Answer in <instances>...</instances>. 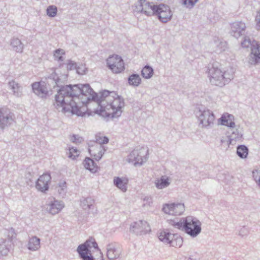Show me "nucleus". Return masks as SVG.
I'll return each mask as SVG.
<instances>
[{"label": "nucleus", "instance_id": "obj_1", "mask_svg": "<svg viewBox=\"0 0 260 260\" xmlns=\"http://www.w3.org/2000/svg\"><path fill=\"white\" fill-rule=\"evenodd\" d=\"M48 84L56 86L57 93L55 95V108L66 112H71L78 116H83L98 114V107H92L98 104V93L93 91L88 84H77L62 85V82L55 72L52 73L47 80Z\"/></svg>", "mask_w": 260, "mask_h": 260}, {"label": "nucleus", "instance_id": "obj_2", "mask_svg": "<svg viewBox=\"0 0 260 260\" xmlns=\"http://www.w3.org/2000/svg\"><path fill=\"white\" fill-rule=\"evenodd\" d=\"M124 107V100L115 91L99 92V115L107 119L119 117Z\"/></svg>", "mask_w": 260, "mask_h": 260}, {"label": "nucleus", "instance_id": "obj_3", "mask_svg": "<svg viewBox=\"0 0 260 260\" xmlns=\"http://www.w3.org/2000/svg\"><path fill=\"white\" fill-rule=\"evenodd\" d=\"M98 249V243L93 237H89L83 243L78 245L77 252L82 260H95L93 252Z\"/></svg>", "mask_w": 260, "mask_h": 260}, {"label": "nucleus", "instance_id": "obj_4", "mask_svg": "<svg viewBox=\"0 0 260 260\" xmlns=\"http://www.w3.org/2000/svg\"><path fill=\"white\" fill-rule=\"evenodd\" d=\"M173 225L178 229L184 230L186 233L193 237L199 234L201 230L200 222L192 217H187L182 221L175 223Z\"/></svg>", "mask_w": 260, "mask_h": 260}, {"label": "nucleus", "instance_id": "obj_5", "mask_svg": "<svg viewBox=\"0 0 260 260\" xmlns=\"http://www.w3.org/2000/svg\"><path fill=\"white\" fill-rule=\"evenodd\" d=\"M108 68L114 74H119L125 70L124 62L122 57L118 55L110 56L106 60Z\"/></svg>", "mask_w": 260, "mask_h": 260}, {"label": "nucleus", "instance_id": "obj_6", "mask_svg": "<svg viewBox=\"0 0 260 260\" xmlns=\"http://www.w3.org/2000/svg\"><path fill=\"white\" fill-rule=\"evenodd\" d=\"M160 241L169 243L172 246L180 247L183 243L182 239L178 235L161 232L159 235Z\"/></svg>", "mask_w": 260, "mask_h": 260}, {"label": "nucleus", "instance_id": "obj_7", "mask_svg": "<svg viewBox=\"0 0 260 260\" xmlns=\"http://www.w3.org/2000/svg\"><path fill=\"white\" fill-rule=\"evenodd\" d=\"M158 5H155L146 0H140L136 6L138 11L147 16L154 15L157 12Z\"/></svg>", "mask_w": 260, "mask_h": 260}, {"label": "nucleus", "instance_id": "obj_8", "mask_svg": "<svg viewBox=\"0 0 260 260\" xmlns=\"http://www.w3.org/2000/svg\"><path fill=\"white\" fill-rule=\"evenodd\" d=\"M51 179V177L49 173H44L36 181V188L41 192H46L49 190Z\"/></svg>", "mask_w": 260, "mask_h": 260}, {"label": "nucleus", "instance_id": "obj_9", "mask_svg": "<svg viewBox=\"0 0 260 260\" xmlns=\"http://www.w3.org/2000/svg\"><path fill=\"white\" fill-rule=\"evenodd\" d=\"M14 114L9 110L5 108L0 109V128L4 129L11 125L13 120Z\"/></svg>", "mask_w": 260, "mask_h": 260}, {"label": "nucleus", "instance_id": "obj_10", "mask_svg": "<svg viewBox=\"0 0 260 260\" xmlns=\"http://www.w3.org/2000/svg\"><path fill=\"white\" fill-rule=\"evenodd\" d=\"M184 209V205L180 203L166 204L163 207V210L166 213L175 215L181 214Z\"/></svg>", "mask_w": 260, "mask_h": 260}, {"label": "nucleus", "instance_id": "obj_11", "mask_svg": "<svg viewBox=\"0 0 260 260\" xmlns=\"http://www.w3.org/2000/svg\"><path fill=\"white\" fill-rule=\"evenodd\" d=\"M155 14L158 16L159 20L163 22H167L172 16L171 11L169 7L165 5H158V9Z\"/></svg>", "mask_w": 260, "mask_h": 260}, {"label": "nucleus", "instance_id": "obj_12", "mask_svg": "<svg viewBox=\"0 0 260 260\" xmlns=\"http://www.w3.org/2000/svg\"><path fill=\"white\" fill-rule=\"evenodd\" d=\"M209 73L211 76V82L217 86H222L224 84V77L222 72L219 69L210 70Z\"/></svg>", "mask_w": 260, "mask_h": 260}, {"label": "nucleus", "instance_id": "obj_13", "mask_svg": "<svg viewBox=\"0 0 260 260\" xmlns=\"http://www.w3.org/2000/svg\"><path fill=\"white\" fill-rule=\"evenodd\" d=\"M34 92L41 98H46L48 95V90L46 85L36 82L31 84Z\"/></svg>", "mask_w": 260, "mask_h": 260}, {"label": "nucleus", "instance_id": "obj_14", "mask_svg": "<svg viewBox=\"0 0 260 260\" xmlns=\"http://www.w3.org/2000/svg\"><path fill=\"white\" fill-rule=\"evenodd\" d=\"M49 207L48 209L49 213L52 215H55L61 211L64 207V204L62 201L54 200L50 202Z\"/></svg>", "mask_w": 260, "mask_h": 260}, {"label": "nucleus", "instance_id": "obj_15", "mask_svg": "<svg viewBox=\"0 0 260 260\" xmlns=\"http://www.w3.org/2000/svg\"><path fill=\"white\" fill-rule=\"evenodd\" d=\"M220 124L230 127H234L235 123L234 122V117L232 115L225 113L222 115L221 118L219 119Z\"/></svg>", "mask_w": 260, "mask_h": 260}, {"label": "nucleus", "instance_id": "obj_16", "mask_svg": "<svg viewBox=\"0 0 260 260\" xmlns=\"http://www.w3.org/2000/svg\"><path fill=\"white\" fill-rule=\"evenodd\" d=\"M83 164L85 168L91 173H95L98 171V166L96 163L89 157H86L83 162Z\"/></svg>", "mask_w": 260, "mask_h": 260}, {"label": "nucleus", "instance_id": "obj_17", "mask_svg": "<svg viewBox=\"0 0 260 260\" xmlns=\"http://www.w3.org/2000/svg\"><path fill=\"white\" fill-rule=\"evenodd\" d=\"M40 247V239L36 236H33L29 239L27 248L29 250L36 251Z\"/></svg>", "mask_w": 260, "mask_h": 260}, {"label": "nucleus", "instance_id": "obj_18", "mask_svg": "<svg viewBox=\"0 0 260 260\" xmlns=\"http://www.w3.org/2000/svg\"><path fill=\"white\" fill-rule=\"evenodd\" d=\"M214 119V116L209 112L204 111L200 117V120L202 124L204 126H208Z\"/></svg>", "mask_w": 260, "mask_h": 260}, {"label": "nucleus", "instance_id": "obj_19", "mask_svg": "<svg viewBox=\"0 0 260 260\" xmlns=\"http://www.w3.org/2000/svg\"><path fill=\"white\" fill-rule=\"evenodd\" d=\"M10 45L12 47L13 50L17 52L21 53L23 49V44L21 41L18 38H13L11 40Z\"/></svg>", "mask_w": 260, "mask_h": 260}, {"label": "nucleus", "instance_id": "obj_20", "mask_svg": "<svg viewBox=\"0 0 260 260\" xmlns=\"http://www.w3.org/2000/svg\"><path fill=\"white\" fill-rule=\"evenodd\" d=\"M170 184V179L168 177L162 176L155 181L156 187L158 189H162L168 186Z\"/></svg>", "mask_w": 260, "mask_h": 260}, {"label": "nucleus", "instance_id": "obj_21", "mask_svg": "<svg viewBox=\"0 0 260 260\" xmlns=\"http://www.w3.org/2000/svg\"><path fill=\"white\" fill-rule=\"evenodd\" d=\"M115 185L120 189L123 191H125L126 190V184L128 182V180L126 178H120L116 177L114 179Z\"/></svg>", "mask_w": 260, "mask_h": 260}, {"label": "nucleus", "instance_id": "obj_22", "mask_svg": "<svg viewBox=\"0 0 260 260\" xmlns=\"http://www.w3.org/2000/svg\"><path fill=\"white\" fill-rule=\"evenodd\" d=\"M9 87L12 90L14 95L16 96H20L22 94V87L19 86L18 83L14 80H12L9 82Z\"/></svg>", "mask_w": 260, "mask_h": 260}, {"label": "nucleus", "instance_id": "obj_23", "mask_svg": "<svg viewBox=\"0 0 260 260\" xmlns=\"http://www.w3.org/2000/svg\"><path fill=\"white\" fill-rule=\"evenodd\" d=\"M141 78L138 75L133 74L129 76L128 83L133 86H138L141 83Z\"/></svg>", "mask_w": 260, "mask_h": 260}, {"label": "nucleus", "instance_id": "obj_24", "mask_svg": "<svg viewBox=\"0 0 260 260\" xmlns=\"http://www.w3.org/2000/svg\"><path fill=\"white\" fill-rule=\"evenodd\" d=\"M237 153L240 157L246 158L248 155V150L246 147L241 145L237 148Z\"/></svg>", "mask_w": 260, "mask_h": 260}, {"label": "nucleus", "instance_id": "obj_25", "mask_svg": "<svg viewBox=\"0 0 260 260\" xmlns=\"http://www.w3.org/2000/svg\"><path fill=\"white\" fill-rule=\"evenodd\" d=\"M57 13V8L54 5L49 6L46 9V14L50 17H54Z\"/></svg>", "mask_w": 260, "mask_h": 260}, {"label": "nucleus", "instance_id": "obj_26", "mask_svg": "<svg viewBox=\"0 0 260 260\" xmlns=\"http://www.w3.org/2000/svg\"><path fill=\"white\" fill-rule=\"evenodd\" d=\"M252 53L253 54L255 61L260 62V44H256L252 49Z\"/></svg>", "mask_w": 260, "mask_h": 260}, {"label": "nucleus", "instance_id": "obj_27", "mask_svg": "<svg viewBox=\"0 0 260 260\" xmlns=\"http://www.w3.org/2000/svg\"><path fill=\"white\" fill-rule=\"evenodd\" d=\"M153 74V69L149 66H145L142 70V75L145 78H150Z\"/></svg>", "mask_w": 260, "mask_h": 260}, {"label": "nucleus", "instance_id": "obj_28", "mask_svg": "<svg viewBox=\"0 0 260 260\" xmlns=\"http://www.w3.org/2000/svg\"><path fill=\"white\" fill-rule=\"evenodd\" d=\"M93 202V201L90 198H87L81 202V206L84 209H90Z\"/></svg>", "mask_w": 260, "mask_h": 260}, {"label": "nucleus", "instance_id": "obj_29", "mask_svg": "<svg viewBox=\"0 0 260 260\" xmlns=\"http://www.w3.org/2000/svg\"><path fill=\"white\" fill-rule=\"evenodd\" d=\"M65 54V52L63 49H57L54 51V56L56 60L62 61L64 59L63 55Z\"/></svg>", "mask_w": 260, "mask_h": 260}, {"label": "nucleus", "instance_id": "obj_30", "mask_svg": "<svg viewBox=\"0 0 260 260\" xmlns=\"http://www.w3.org/2000/svg\"><path fill=\"white\" fill-rule=\"evenodd\" d=\"M69 152L68 157L72 159H74L76 157L79 155V151L76 147H69Z\"/></svg>", "mask_w": 260, "mask_h": 260}, {"label": "nucleus", "instance_id": "obj_31", "mask_svg": "<svg viewBox=\"0 0 260 260\" xmlns=\"http://www.w3.org/2000/svg\"><path fill=\"white\" fill-rule=\"evenodd\" d=\"M70 140L72 142L76 144H80L83 141V138L82 137L78 135L75 134L70 136Z\"/></svg>", "mask_w": 260, "mask_h": 260}, {"label": "nucleus", "instance_id": "obj_32", "mask_svg": "<svg viewBox=\"0 0 260 260\" xmlns=\"http://www.w3.org/2000/svg\"><path fill=\"white\" fill-rule=\"evenodd\" d=\"M76 70L77 74L79 75H84L86 73L87 68L85 67V64H80L79 65H77Z\"/></svg>", "mask_w": 260, "mask_h": 260}, {"label": "nucleus", "instance_id": "obj_33", "mask_svg": "<svg viewBox=\"0 0 260 260\" xmlns=\"http://www.w3.org/2000/svg\"><path fill=\"white\" fill-rule=\"evenodd\" d=\"M58 191L59 193L64 194L66 192V182L65 181L60 182L58 185Z\"/></svg>", "mask_w": 260, "mask_h": 260}, {"label": "nucleus", "instance_id": "obj_34", "mask_svg": "<svg viewBox=\"0 0 260 260\" xmlns=\"http://www.w3.org/2000/svg\"><path fill=\"white\" fill-rule=\"evenodd\" d=\"M117 253L114 249L110 248L107 251V256L110 259H113L116 258Z\"/></svg>", "mask_w": 260, "mask_h": 260}, {"label": "nucleus", "instance_id": "obj_35", "mask_svg": "<svg viewBox=\"0 0 260 260\" xmlns=\"http://www.w3.org/2000/svg\"><path fill=\"white\" fill-rule=\"evenodd\" d=\"M77 65V64L75 62L71 60H68L67 63V69L68 70L70 71L76 70Z\"/></svg>", "mask_w": 260, "mask_h": 260}, {"label": "nucleus", "instance_id": "obj_36", "mask_svg": "<svg viewBox=\"0 0 260 260\" xmlns=\"http://www.w3.org/2000/svg\"><path fill=\"white\" fill-rule=\"evenodd\" d=\"M198 0H182L183 4L187 7H192Z\"/></svg>", "mask_w": 260, "mask_h": 260}, {"label": "nucleus", "instance_id": "obj_37", "mask_svg": "<svg viewBox=\"0 0 260 260\" xmlns=\"http://www.w3.org/2000/svg\"><path fill=\"white\" fill-rule=\"evenodd\" d=\"M109 142V139L106 137H100L99 138V143L101 144H107Z\"/></svg>", "mask_w": 260, "mask_h": 260}, {"label": "nucleus", "instance_id": "obj_38", "mask_svg": "<svg viewBox=\"0 0 260 260\" xmlns=\"http://www.w3.org/2000/svg\"><path fill=\"white\" fill-rule=\"evenodd\" d=\"M142 225H148L146 222H143V221H139V222H137L135 223V225L133 226V228H137L141 230L142 229Z\"/></svg>", "mask_w": 260, "mask_h": 260}, {"label": "nucleus", "instance_id": "obj_39", "mask_svg": "<svg viewBox=\"0 0 260 260\" xmlns=\"http://www.w3.org/2000/svg\"><path fill=\"white\" fill-rule=\"evenodd\" d=\"M136 155H137V156L138 155L137 152H136V151H132L129 155V161H130L131 160L132 161L136 160Z\"/></svg>", "mask_w": 260, "mask_h": 260}, {"label": "nucleus", "instance_id": "obj_40", "mask_svg": "<svg viewBox=\"0 0 260 260\" xmlns=\"http://www.w3.org/2000/svg\"><path fill=\"white\" fill-rule=\"evenodd\" d=\"M250 42L249 40H245L242 43V45L244 47H248Z\"/></svg>", "mask_w": 260, "mask_h": 260}, {"label": "nucleus", "instance_id": "obj_41", "mask_svg": "<svg viewBox=\"0 0 260 260\" xmlns=\"http://www.w3.org/2000/svg\"><path fill=\"white\" fill-rule=\"evenodd\" d=\"M255 21L256 22L257 25L260 27V16L259 17L258 16H256Z\"/></svg>", "mask_w": 260, "mask_h": 260}, {"label": "nucleus", "instance_id": "obj_42", "mask_svg": "<svg viewBox=\"0 0 260 260\" xmlns=\"http://www.w3.org/2000/svg\"><path fill=\"white\" fill-rule=\"evenodd\" d=\"M88 151H89V152L91 154V150L90 148H88Z\"/></svg>", "mask_w": 260, "mask_h": 260}, {"label": "nucleus", "instance_id": "obj_43", "mask_svg": "<svg viewBox=\"0 0 260 260\" xmlns=\"http://www.w3.org/2000/svg\"><path fill=\"white\" fill-rule=\"evenodd\" d=\"M170 210H173V208L171 207H169Z\"/></svg>", "mask_w": 260, "mask_h": 260}, {"label": "nucleus", "instance_id": "obj_44", "mask_svg": "<svg viewBox=\"0 0 260 260\" xmlns=\"http://www.w3.org/2000/svg\"><path fill=\"white\" fill-rule=\"evenodd\" d=\"M95 139H96L95 141H98V138H96V136H95Z\"/></svg>", "mask_w": 260, "mask_h": 260}, {"label": "nucleus", "instance_id": "obj_45", "mask_svg": "<svg viewBox=\"0 0 260 260\" xmlns=\"http://www.w3.org/2000/svg\"><path fill=\"white\" fill-rule=\"evenodd\" d=\"M106 150L105 149H103V153L104 152V151H105Z\"/></svg>", "mask_w": 260, "mask_h": 260}]
</instances>
